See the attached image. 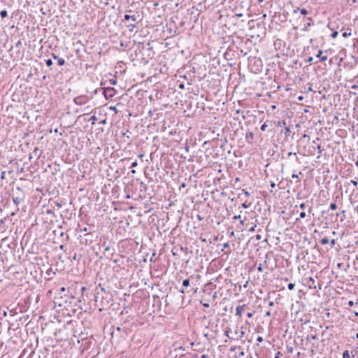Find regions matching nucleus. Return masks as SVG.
Segmentation results:
<instances>
[{
	"mask_svg": "<svg viewBox=\"0 0 358 358\" xmlns=\"http://www.w3.org/2000/svg\"><path fill=\"white\" fill-rule=\"evenodd\" d=\"M300 13L301 15H306L308 14V10L305 8H301V9H300Z\"/></svg>",
	"mask_w": 358,
	"mask_h": 358,
	"instance_id": "aec40b11",
	"label": "nucleus"
},
{
	"mask_svg": "<svg viewBox=\"0 0 358 358\" xmlns=\"http://www.w3.org/2000/svg\"><path fill=\"white\" fill-rule=\"evenodd\" d=\"M247 316H248V317H252L253 316V313H247Z\"/></svg>",
	"mask_w": 358,
	"mask_h": 358,
	"instance_id": "864d4df0",
	"label": "nucleus"
},
{
	"mask_svg": "<svg viewBox=\"0 0 358 358\" xmlns=\"http://www.w3.org/2000/svg\"><path fill=\"white\" fill-rule=\"evenodd\" d=\"M81 231H84V232H87L88 229H87V227H85V228H83Z\"/></svg>",
	"mask_w": 358,
	"mask_h": 358,
	"instance_id": "774afa93",
	"label": "nucleus"
},
{
	"mask_svg": "<svg viewBox=\"0 0 358 358\" xmlns=\"http://www.w3.org/2000/svg\"><path fill=\"white\" fill-rule=\"evenodd\" d=\"M267 259H268V255H266V259H265V261L264 262V268H267V266H266V264H268Z\"/></svg>",
	"mask_w": 358,
	"mask_h": 358,
	"instance_id": "c85d7f7f",
	"label": "nucleus"
},
{
	"mask_svg": "<svg viewBox=\"0 0 358 358\" xmlns=\"http://www.w3.org/2000/svg\"><path fill=\"white\" fill-rule=\"evenodd\" d=\"M52 57H53L54 59H58V57H57V56L55 54L52 53Z\"/></svg>",
	"mask_w": 358,
	"mask_h": 358,
	"instance_id": "69168bd1",
	"label": "nucleus"
},
{
	"mask_svg": "<svg viewBox=\"0 0 358 358\" xmlns=\"http://www.w3.org/2000/svg\"><path fill=\"white\" fill-rule=\"evenodd\" d=\"M229 330H230V329H229V328L227 330H226V331H224V335H225L226 336H227L229 338L231 339L232 338H231V337H230V336H229Z\"/></svg>",
	"mask_w": 358,
	"mask_h": 358,
	"instance_id": "bb28decb",
	"label": "nucleus"
},
{
	"mask_svg": "<svg viewBox=\"0 0 358 358\" xmlns=\"http://www.w3.org/2000/svg\"><path fill=\"white\" fill-rule=\"evenodd\" d=\"M244 192V194L247 196H249L250 195V194L248 192V191H245V190H243Z\"/></svg>",
	"mask_w": 358,
	"mask_h": 358,
	"instance_id": "a18cd8bd",
	"label": "nucleus"
},
{
	"mask_svg": "<svg viewBox=\"0 0 358 358\" xmlns=\"http://www.w3.org/2000/svg\"><path fill=\"white\" fill-rule=\"evenodd\" d=\"M255 228H256V225H254V226L251 227L249 229V231H255Z\"/></svg>",
	"mask_w": 358,
	"mask_h": 358,
	"instance_id": "e433bc0d",
	"label": "nucleus"
},
{
	"mask_svg": "<svg viewBox=\"0 0 358 358\" xmlns=\"http://www.w3.org/2000/svg\"><path fill=\"white\" fill-rule=\"evenodd\" d=\"M255 237H256V239H257V240H258V241H259V240H260V239L262 238V236H261V235H259V234L256 235V236H255Z\"/></svg>",
	"mask_w": 358,
	"mask_h": 358,
	"instance_id": "603ef678",
	"label": "nucleus"
},
{
	"mask_svg": "<svg viewBox=\"0 0 358 358\" xmlns=\"http://www.w3.org/2000/svg\"><path fill=\"white\" fill-rule=\"evenodd\" d=\"M96 120L97 117L95 115L92 116L89 120V121H91L92 124H94Z\"/></svg>",
	"mask_w": 358,
	"mask_h": 358,
	"instance_id": "2eb2a0df",
	"label": "nucleus"
},
{
	"mask_svg": "<svg viewBox=\"0 0 358 358\" xmlns=\"http://www.w3.org/2000/svg\"><path fill=\"white\" fill-rule=\"evenodd\" d=\"M308 281H309V282H308V286H309V287H310V289H311V288H313V287L315 289V288H316V286H315V285L313 286V285H314V283H315V280H314L313 278H309V280H308Z\"/></svg>",
	"mask_w": 358,
	"mask_h": 358,
	"instance_id": "9d476101",
	"label": "nucleus"
},
{
	"mask_svg": "<svg viewBox=\"0 0 358 358\" xmlns=\"http://www.w3.org/2000/svg\"><path fill=\"white\" fill-rule=\"evenodd\" d=\"M264 266L262 264H259V265L257 267V270L260 272L263 271Z\"/></svg>",
	"mask_w": 358,
	"mask_h": 358,
	"instance_id": "cd10ccee",
	"label": "nucleus"
},
{
	"mask_svg": "<svg viewBox=\"0 0 358 358\" xmlns=\"http://www.w3.org/2000/svg\"><path fill=\"white\" fill-rule=\"evenodd\" d=\"M285 124H286V123H285V121H282V122H280V121H279V122H278V126H280V127H282V125H285Z\"/></svg>",
	"mask_w": 358,
	"mask_h": 358,
	"instance_id": "473e14b6",
	"label": "nucleus"
},
{
	"mask_svg": "<svg viewBox=\"0 0 358 358\" xmlns=\"http://www.w3.org/2000/svg\"><path fill=\"white\" fill-rule=\"evenodd\" d=\"M275 187V182H272L271 183V187L273 189V188H274Z\"/></svg>",
	"mask_w": 358,
	"mask_h": 358,
	"instance_id": "bf43d9fd",
	"label": "nucleus"
},
{
	"mask_svg": "<svg viewBox=\"0 0 358 358\" xmlns=\"http://www.w3.org/2000/svg\"><path fill=\"white\" fill-rule=\"evenodd\" d=\"M289 132H290V129H289V127H286V128H285V133L286 134H288Z\"/></svg>",
	"mask_w": 358,
	"mask_h": 358,
	"instance_id": "37998d69",
	"label": "nucleus"
},
{
	"mask_svg": "<svg viewBox=\"0 0 358 358\" xmlns=\"http://www.w3.org/2000/svg\"><path fill=\"white\" fill-rule=\"evenodd\" d=\"M345 213H346V211L345 210H342L341 211V214L343 215V216L345 217Z\"/></svg>",
	"mask_w": 358,
	"mask_h": 358,
	"instance_id": "e2e57ef3",
	"label": "nucleus"
},
{
	"mask_svg": "<svg viewBox=\"0 0 358 358\" xmlns=\"http://www.w3.org/2000/svg\"><path fill=\"white\" fill-rule=\"evenodd\" d=\"M115 90L113 87H108L104 90L103 95L106 99H110L115 96Z\"/></svg>",
	"mask_w": 358,
	"mask_h": 358,
	"instance_id": "f03ea898",
	"label": "nucleus"
},
{
	"mask_svg": "<svg viewBox=\"0 0 358 358\" xmlns=\"http://www.w3.org/2000/svg\"><path fill=\"white\" fill-rule=\"evenodd\" d=\"M350 182H351V183H352L355 187H357V185H358L357 182L356 180H352L350 181Z\"/></svg>",
	"mask_w": 358,
	"mask_h": 358,
	"instance_id": "2f4dec72",
	"label": "nucleus"
},
{
	"mask_svg": "<svg viewBox=\"0 0 358 358\" xmlns=\"http://www.w3.org/2000/svg\"><path fill=\"white\" fill-rule=\"evenodd\" d=\"M313 58L312 57H308V58L307 59V60H306V61H307L308 62H313Z\"/></svg>",
	"mask_w": 358,
	"mask_h": 358,
	"instance_id": "c03bdc74",
	"label": "nucleus"
},
{
	"mask_svg": "<svg viewBox=\"0 0 358 358\" xmlns=\"http://www.w3.org/2000/svg\"><path fill=\"white\" fill-rule=\"evenodd\" d=\"M38 152H39V149L38 148H36L33 151V154H35V155H36L38 154Z\"/></svg>",
	"mask_w": 358,
	"mask_h": 358,
	"instance_id": "f704fd0d",
	"label": "nucleus"
},
{
	"mask_svg": "<svg viewBox=\"0 0 358 358\" xmlns=\"http://www.w3.org/2000/svg\"><path fill=\"white\" fill-rule=\"evenodd\" d=\"M299 216H300L301 218H305L306 216V213L304 211H303V212H301L300 213Z\"/></svg>",
	"mask_w": 358,
	"mask_h": 358,
	"instance_id": "c756f323",
	"label": "nucleus"
},
{
	"mask_svg": "<svg viewBox=\"0 0 358 358\" xmlns=\"http://www.w3.org/2000/svg\"><path fill=\"white\" fill-rule=\"evenodd\" d=\"M317 149L318 150V152H319L320 154H321V153H322V149H321V146H320V145H318L317 146Z\"/></svg>",
	"mask_w": 358,
	"mask_h": 358,
	"instance_id": "79ce46f5",
	"label": "nucleus"
},
{
	"mask_svg": "<svg viewBox=\"0 0 358 358\" xmlns=\"http://www.w3.org/2000/svg\"><path fill=\"white\" fill-rule=\"evenodd\" d=\"M5 175H6V172L3 171L1 173V179H4L5 178Z\"/></svg>",
	"mask_w": 358,
	"mask_h": 358,
	"instance_id": "49530a36",
	"label": "nucleus"
},
{
	"mask_svg": "<svg viewBox=\"0 0 358 358\" xmlns=\"http://www.w3.org/2000/svg\"><path fill=\"white\" fill-rule=\"evenodd\" d=\"M45 64L48 66H50L52 64V61L50 59H48L45 60Z\"/></svg>",
	"mask_w": 358,
	"mask_h": 358,
	"instance_id": "412c9836",
	"label": "nucleus"
},
{
	"mask_svg": "<svg viewBox=\"0 0 358 358\" xmlns=\"http://www.w3.org/2000/svg\"><path fill=\"white\" fill-rule=\"evenodd\" d=\"M69 289H79L80 291H82V292H84L85 291L86 288L85 287L83 286L80 285V287H73V285H72L71 287H69Z\"/></svg>",
	"mask_w": 358,
	"mask_h": 358,
	"instance_id": "1a4fd4ad",
	"label": "nucleus"
},
{
	"mask_svg": "<svg viewBox=\"0 0 358 358\" xmlns=\"http://www.w3.org/2000/svg\"><path fill=\"white\" fill-rule=\"evenodd\" d=\"M317 57L320 58L321 61H326L327 59V55H322V50H319L318 54L317 55Z\"/></svg>",
	"mask_w": 358,
	"mask_h": 358,
	"instance_id": "0eeeda50",
	"label": "nucleus"
},
{
	"mask_svg": "<svg viewBox=\"0 0 358 358\" xmlns=\"http://www.w3.org/2000/svg\"><path fill=\"white\" fill-rule=\"evenodd\" d=\"M182 285L184 287H187L189 285V279H185L182 281Z\"/></svg>",
	"mask_w": 358,
	"mask_h": 358,
	"instance_id": "f3484780",
	"label": "nucleus"
},
{
	"mask_svg": "<svg viewBox=\"0 0 358 358\" xmlns=\"http://www.w3.org/2000/svg\"><path fill=\"white\" fill-rule=\"evenodd\" d=\"M287 156H288V157H292V156H294V157H295L296 161L297 162H299V157H297L296 153H295V152H288Z\"/></svg>",
	"mask_w": 358,
	"mask_h": 358,
	"instance_id": "9b49d317",
	"label": "nucleus"
},
{
	"mask_svg": "<svg viewBox=\"0 0 358 358\" xmlns=\"http://www.w3.org/2000/svg\"><path fill=\"white\" fill-rule=\"evenodd\" d=\"M201 358H209V357H208V355L203 354V355H201Z\"/></svg>",
	"mask_w": 358,
	"mask_h": 358,
	"instance_id": "09e8293b",
	"label": "nucleus"
},
{
	"mask_svg": "<svg viewBox=\"0 0 358 358\" xmlns=\"http://www.w3.org/2000/svg\"><path fill=\"white\" fill-rule=\"evenodd\" d=\"M78 299L70 292H55L53 296L54 308H60L61 310H69L78 303Z\"/></svg>",
	"mask_w": 358,
	"mask_h": 358,
	"instance_id": "f257e3e1",
	"label": "nucleus"
},
{
	"mask_svg": "<svg viewBox=\"0 0 358 358\" xmlns=\"http://www.w3.org/2000/svg\"><path fill=\"white\" fill-rule=\"evenodd\" d=\"M0 15L2 18H5L8 16V12L6 10H1Z\"/></svg>",
	"mask_w": 358,
	"mask_h": 358,
	"instance_id": "ddd939ff",
	"label": "nucleus"
},
{
	"mask_svg": "<svg viewBox=\"0 0 358 358\" xmlns=\"http://www.w3.org/2000/svg\"><path fill=\"white\" fill-rule=\"evenodd\" d=\"M266 127H267V124H266V122H264V123L261 126L260 129H261L262 131H264L266 130Z\"/></svg>",
	"mask_w": 358,
	"mask_h": 358,
	"instance_id": "a878e982",
	"label": "nucleus"
},
{
	"mask_svg": "<svg viewBox=\"0 0 358 358\" xmlns=\"http://www.w3.org/2000/svg\"><path fill=\"white\" fill-rule=\"evenodd\" d=\"M72 259H73V260H76V259H77V254H76V253H75V254L73 255V256Z\"/></svg>",
	"mask_w": 358,
	"mask_h": 358,
	"instance_id": "680f3d73",
	"label": "nucleus"
},
{
	"mask_svg": "<svg viewBox=\"0 0 358 358\" xmlns=\"http://www.w3.org/2000/svg\"><path fill=\"white\" fill-rule=\"evenodd\" d=\"M250 203H248L246 201L242 203V207L243 208H248L250 206Z\"/></svg>",
	"mask_w": 358,
	"mask_h": 358,
	"instance_id": "5701e85b",
	"label": "nucleus"
},
{
	"mask_svg": "<svg viewBox=\"0 0 358 358\" xmlns=\"http://www.w3.org/2000/svg\"><path fill=\"white\" fill-rule=\"evenodd\" d=\"M56 206L59 208H61L62 206V203H59V202H57L56 203Z\"/></svg>",
	"mask_w": 358,
	"mask_h": 358,
	"instance_id": "052dcab7",
	"label": "nucleus"
},
{
	"mask_svg": "<svg viewBox=\"0 0 358 358\" xmlns=\"http://www.w3.org/2000/svg\"><path fill=\"white\" fill-rule=\"evenodd\" d=\"M128 27H131V29H130V31H132L133 28L136 27L135 24H129Z\"/></svg>",
	"mask_w": 358,
	"mask_h": 358,
	"instance_id": "6e6d98bb",
	"label": "nucleus"
},
{
	"mask_svg": "<svg viewBox=\"0 0 358 358\" xmlns=\"http://www.w3.org/2000/svg\"><path fill=\"white\" fill-rule=\"evenodd\" d=\"M178 87H179L180 89H184L185 88V85L183 83H180Z\"/></svg>",
	"mask_w": 358,
	"mask_h": 358,
	"instance_id": "de8ad7c7",
	"label": "nucleus"
},
{
	"mask_svg": "<svg viewBox=\"0 0 358 358\" xmlns=\"http://www.w3.org/2000/svg\"><path fill=\"white\" fill-rule=\"evenodd\" d=\"M130 296L129 293V294H127V292H124V299L125 301H127V298H126V297H127V296Z\"/></svg>",
	"mask_w": 358,
	"mask_h": 358,
	"instance_id": "ea45409f",
	"label": "nucleus"
},
{
	"mask_svg": "<svg viewBox=\"0 0 358 358\" xmlns=\"http://www.w3.org/2000/svg\"><path fill=\"white\" fill-rule=\"evenodd\" d=\"M329 208L333 210H336L337 208V206L335 203H331L329 206Z\"/></svg>",
	"mask_w": 358,
	"mask_h": 358,
	"instance_id": "6ab92c4d",
	"label": "nucleus"
},
{
	"mask_svg": "<svg viewBox=\"0 0 358 358\" xmlns=\"http://www.w3.org/2000/svg\"><path fill=\"white\" fill-rule=\"evenodd\" d=\"M292 178H299V175H298V174H296V173H294L292 175Z\"/></svg>",
	"mask_w": 358,
	"mask_h": 358,
	"instance_id": "a19ab883",
	"label": "nucleus"
},
{
	"mask_svg": "<svg viewBox=\"0 0 358 358\" xmlns=\"http://www.w3.org/2000/svg\"><path fill=\"white\" fill-rule=\"evenodd\" d=\"M245 353L242 350L239 354H238V357H241L242 356H244Z\"/></svg>",
	"mask_w": 358,
	"mask_h": 358,
	"instance_id": "5fc2aeb1",
	"label": "nucleus"
},
{
	"mask_svg": "<svg viewBox=\"0 0 358 358\" xmlns=\"http://www.w3.org/2000/svg\"><path fill=\"white\" fill-rule=\"evenodd\" d=\"M57 64L59 66H63L65 64V60L63 58H58Z\"/></svg>",
	"mask_w": 358,
	"mask_h": 358,
	"instance_id": "4468645a",
	"label": "nucleus"
},
{
	"mask_svg": "<svg viewBox=\"0 0 358 358\" xmlns=\"http://www.w3.org/2000/svg\"><path fill=\"white\" fill-rule=\"evenodd\" d=\"M111 249L109 245H107L104 249V254H106L107 252L109 253L110 252Z\"/></svg>",
	"mask_w": 358,
	"mask_h": 358,
	"instance_id": "393cba45",
	"label": "nucleus"
},
{
	"mask_svg": "<svg viewBox=\"0 0 358 358\" xmlns=\"http://www.w3.org/2000/svg\"><path fill=\"white\" fill-rule=\"evenodd\" d=\"M335 243H336V240L335 239H332L331 241V247H334L335 245Z\"/></svg>",
	"mask_w": 358,
	"mask_h": 358,
	"instance_id": "4c0bfd02",
	"label": "nucleus"
},
{
	"mask_svg": "<svg viewBox=\"0 0 358 358\" xmlns=\"http://www.w3.org/2000/svg\"><path fill=\"white\" fill-rule=\"evenodd\" d=\"M294 285H294V283L289 282V283H288V285H287V287H288V289H289V290H292V289H294Z\"/></svg>",
	"mask_w": 358,
	"mask_h": 358,
	"instance_id": "b1692460",
	"label": "nucleus"
},
{
	"mask_svg": "<svg viewBox=\"0 0 358 358\" xmlns=\"http://www.w3.org/2000/svg\"><path fill=\"white\" fill-rule=\"evenodd\" d=\"M124 20H131L132 21L135 22L136 20V17L133 15H129L128 14H126L124 16Z\"/></svg>",
	"mask_w": 358,
	"mask_h": 358,
	"instance_id": "6e6552de",
	"label": "nucleus"
},
{
	"mask_svg": "<svg viewBox=\"0 0 358 358\" xmlns=\"http://www.w3.org/2000/svg\"><path fill=\"white\" fill-rule=\"evenodd\" d=\"M137 165H138V162H137V161L136 160L135 162H132V163H131V168H134V167H136Z\"/></svg>",
	"mask_w": 358,
	"mask_h": 358,
	"instance_id": "7c9ffc66",
	"label": "nucleus"
},
{
	"mask_svg": "<svg viewBox=\"0 0 358 358\" xmlns=\"http://www.w3.org/2000/svg\"><path fill=\"white\" fill-rule=\"evenodd\" d=\"M342 36H343V37H344V38H347V37H348V36H351V31H349V32H348V31H344V32L342 34Z\"/></svg>",
	"mask_w": 358,
	"mask_h": 358,
	"instance_id": "a211bd4d",
	"label": "nucleus"
},
{
	"mask_svg": "<svg viewBox=\"0 0 358 358\" xmlns=\"http://www.w3.org/2000/svg\"><path fill=\"white\" fill-rule=\"evenodd\" d=\"M73 101L76 105L81 106L86 103V102L87 101V99L85 96H79L76 97Z\"/></svg>",
	"mask_w": 358,
	"mask_h": 358,
	"instance_id": "7ed1b4c3",
	"label": "nucleus"
},
{
	"mask_svg": "<svg viewBox=\"0 0 358 358\" xmlns=\"http://www.w3.org/2000/svg\"><path fill=\"white\" fill-rule=\"evenodd\" d=\"M273 304H274L273 301H268V305H269L270 306H273Z\"/></svg>",
	"mask_w": 358,
	"mask_h": 358,
	"instance_id": "0e129e2a",
	"label": "nucleus"
},
{
	"mask_svg": "<svg viewBox=\"0 0 358 358\" xmlns=\"http://www.w3.org/2000/svg\"><path fill=\"white\" fill-rule=\"evenodd\" d=\"M257 341L258 343H261L263 341V338L262 336H258L257 338Z\"/></svg>",
	"mask_w": 358,
	"mask_h": 358,
	"instance_id": "72a5a7b5",
	"label": "nucleus"
},
{
	"mask_svg": "<svg viewBox=\"0 0 358 358\" xmlns=\"http://www.w3.org/2000/svg\"><path fill=\"white\" fill-rule=\"evenodd\" d=\"M22 45V42L20 41H18L16 43V47H20Z\"/></svg>",
	"mask_w": 358,
	"mask_h": 358,
	"instance_id": "3c124183",
	"label": "nucleus"
},
{
	"mask_svg": "<svg viewBox=\"0 0 358 358\" xmlns=\"http://www.w3.org/2000/svg\"><path fill=\"white\" fill-rule=\"evenodd\" d=\"M280 352H278V353L275 355L274 358H280Z\"/></svg>",
	"mask_w": 358,
	"mask_h": 358,
	"instance_id": "13d9d810",
	"label": "nucleus"
},
{
	"mask_svg": "<svg viewBox=\"0 0 358 358\" xmlns=\"http://www.w3.org/2000/svg\"><path fill=\"white\" fill-rule=\"evenodd\" d=\"M24 199L23 196H16L13 199V203L18 206Z\"/></svg>",
	"mask_w": 358,
	"mask_h": 358,
	"instance_id": "423d86ee",
	"label": "nucleus"
},
{
	"mask_svg": "<svg viewBox=\"0 0 358 358\" xmlns=\"http://www.w3.org/2000/svg\"><path fill=\"white\" fill-rule=\"evenodd\" d=\"M348 304L350 306H352L354 305V302L352 301H349Z\"/></svg>",
	"mask_w": 358,
	"mask_h": 358,
	"instance_id": "8fccbe9b",
	"label": "nucleus"
},
{
	"mask_svg": "<svg viewBox=\"0 0 358 358\" xmlns=\"http://www.w3.org/2000/svg\"><path fill=\"white\" fill-rule=\"evenodd\" d=\"M234 220H241V215H234L233 217Z\"/></svg>",
	"mask_w": 358,
	"mask_h": 358,
	"instance_id": "58836bf2",
	"label": "nucleus"
},
{
	"mask_svg": "<svg viewBox=\"0 0 358 358\" xmlns=\"http://www.w3.org/2000/svg\"><path fill=\"white\" fill-rule=\"evenodd\" d=\"M299 207H300V208H301V209L304 210V209H305V208H306V205H305V203H301V204L299 205Z\"/></svg>",
	"mask_w": 358,
	"mask_h": 358,
	"instance_id": "c9c22d12",
	"label": "nucleus"
},
{
	"mask_svg": "<svg viewBox=\"0 0 358 358\" xmlns=\"http://www.w3.org/2000/svg\"><path fill=\"white\" fill-rule=\"evenodd\" d=\"M329 239H328V238H327V237H324V238H322L321 239V241H320V243H321V244H322V245H327V244H328V243H329Z\"/></svg>",
	"mask_w": 358,
	"mask_h": 358,
	"instance_id": "f8f14e48",
	"label": "nucleus"
},
{
	"mask_svg": "<svg viewBox=\"0 0 358 358\" xmlns=\"http://www.w3.org/2000/svg\"><path fill=\"white\" fill-rule=\"evenodd\" d=\"M245 308V305L237 306L236 310V315H238V316H241V314L244 311Z\"/></svg>",
	"mask_w": 358,
	"mask_h": 358,
	"instance_id": "39448f33",
	"label": "nucleus"
},
{
	"mask_svg": "<svg viewBox=\"0 0 358 358\" xmlns=\"http://www.w3.org/2000/svg\"><path fill=\"white\" fill-rule=\"evenodd\" d=\"M350 353L348 350H345L343 353V358H350Z\"/></svg>",
	"mask_w": 358,
	"mask_h": 358,
	"instance_id": "dca6fc26",
	"label": "nucleus"
},
{
	"mask_svg": "<svg viewBox=\"0 0 358 358\" xmlns=\"http://www.w3.org/2000/svg\"><path fill=\"white\" fill-rule=\"evenodd\" d=\"M36 271L34 272V276L37 278V280L41 281L42 280V271L41 270V268L36 267Z\"/></svg>",
	"mask_w": 358,
	"mask_h": 358,
	"instance_id": "20e7f679",
	"label": "nucleus"
},
{
	"mask_svg": "<svg viewBox=\"0 0 358 358\" xmlns=\"http://www.w3.org/2000/svg\"><path fill=\"white\" fill-rule=\"evenodd\" d=\"M201 303H203V306H205V307H209V303H203L201 301Z\"/></svg>",
	"mask_w": 358,
	"mask_h": 358,
	"instance_id": "4d7b16f0",
	"label": "nucleus"
},
{
	"mask_svg": "<svg viewBox=\"0 0 358 358\" xmlns=\"http://www.w3.org/2000/svg\"><path fill=\"white\" fill-rule=\"evenodd\" d=\"M270 315H271V312L269 310L266 312L265 316H270Z\"/></svg>",
	"mask_w": 358,
	"mask_h": 358,
	"instance_id": "338daca9",
	"label": "nucleus"
},
{
	"mask_svg": "<svg viewBox=\"0 0 358 358\" xmlns=\"http://www.w3.org/2000/svg\"><path fill=\"white\" fill-rule=\"evenodd\" d=\"M338 34V31H334V32H332V34H331V38H336V37H337Z\"/></svg>",
	"mask_w": 358,
	"mask_h": 358,
	"instance_id": "4be33fe9",
	"label": "nucleus"
}]
</instances>
